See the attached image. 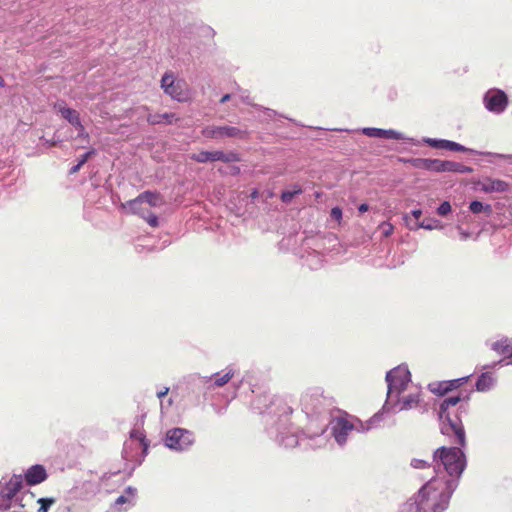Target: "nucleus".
I'll list each match as a JSON object with an SVG mask.
<instances>
[{
    "label": "nucleus",
    "instance_id": "f257e3e1",
    "mask_svg": "<svg viewBox=\"0 0 512 512\" xmlns=\"http://www.w3.org/2000/svg\"><path fill=\"white\" fill-rule=\"evenodd\" d=\"M461 398L451 396L444 399L439 407L441 433L459 447H439L433 453L432 467L435 476L424 485H431V492L439 494L443 499H450L459 485L467 461L462 447L466 445V434L460 413H466V406L456 407Z\"/></svg>",
    "mask_w": 512,
    "mask_h": 512
},
{
    "label": "nucleus",
    "instance_id": "f03ea898",
    "mask_svg": "<svg viewBox=\"0 0 512 512\" xmlns=\"http://www.w3.org/2000/svg\"><path fill=\"white\" fill-rule=\"evenodd\" d=\"M254 408L266 415L267 433L280 446L294 448L304 444L306 447L318 448L327 441L324 430L314 435H299L298 428L289 419L292 408L281 398L260 396L254 401Z\"/></svg>",
    "mask_w": 512,
    "mask_h": 512
},
{
    "label": "nucleus",
    "instance_id": "7ed1b4c3",
    "mask_svg": "<svg viewBox=\"0 0 512 512\" xmlns=\"http://www.w3.org/2000/svg\"><path fill=\"white\" fill-rule=\"evenodd\" d=\"M22 489L21 475L14 474L8 481H0V512H26L25 499L33 500V495Z\"/></svg>",
    "mask_w": 512,
    "mask_h": 512
},
{
    "label": "nucleus",
    "instance_id": "20e7f679",
    "mask_svg": "<svg viewBox=\"0 0 512 512\" xmlns=\"http://www.w3.org/2000/svg\"><path fill=\"white\" fill-rule=\"evenodd\" d=\"M431 485H423L421 489L405 502L398 512H444L449 503L439 494L431 492Z\"/></svg>",
    "mask_w": 512,
    "mask_h": 512
},
{
    "label": "nucleus",
    "instance_id": "39448f33",
    "mask_svg": "<svg viewBox=\"0 0 512 512\" xmlns=\"http://www.w3.org/2000/svg\"><path fill=\"white\" fill-rule=\"evenodd\" d=\"M381 421L382 413H376L366 423L359 420L353 421L345 417H336L330 423L331 434L337 444L343 446L353 432H368L379 427Z\"/></svg>",
    "mask_w": 512,
    "mask_h": 512
},
{
    "label": "nucleus",
    "instance_id": "423d86ee",
    "mask_svg": "<svg viewBox=\"0 0 512 512\" xmlns=\"http://www.w3.org/2000/svg\"><path fill=\"white\" fill-rule=\"evenodd\" d=\"M386 382L388 387L387 399L380 412L382 415L389 411L390 404L395 396H400L407 390L414 388L411 382L410 371L405 365H399L387 372Z\"/></svg>",
    "mask_w": 512,
    "mask_h": 512
},
{
    "label": "nucleus",
    "instance_id": "0eeeda50",
    "mask_svg": "<svg viewBox=\"0 0 512 512\" xmlns=\"http://www.w3.org/2000/svg\"><path fill=\"white\" fill-rule=\"evenodd\" d=\"M165 445L167 448L182 452L188 450L194 443V435L184 428H172L166 432Z\"/></svg>",
    "mask_w": 512,
    "mask_h": 512
},
{
    "label": "nucleus",
    "instance_id": "6e6552de",
    "mask_svg": "<svg viewBox=\"0 0 512 512\" xmlns=\"http://www.w3.org/2000/svg\"><path fill=\"white\" fill-rule=\"evenodd\" d=\"M161 87L164 92L178 102L189 99L188 85L184 80H175L172 73H165L161 79Z\"/></svg>",
    "mask_w": 512,
    "mask_h": 512
},
{
    "label": "nucleus",
    "instance_id": "1a4fd4ad",
    "mask_svg": "<svg viewBox=\"0 0 512 512\" xmlns=\"http://www.w3.org/2000/svg\"><path fill=\"white\" fill-rule=\"evenodd\" d=\"M485 108L494 114L503 113L508 106V97L506 93L497 88L489 89L483 97Z\"/></svg>",
    "mask_w": 512,
    "mask_h": 512
},
{
    "label": "nucleus",
    "instance_id": "9d476101",
    "mask_svg": "<svg viewBox=\"0 0 512 512\" xmlns=\"http://www.w3.org/2000/svg\"><path fill=\"white\" fill-rule=\"evenodd\" d=\"M247 131L235 126H207L203 128L202 135L209 139L238 138L247 137Z\"/></svg>",
    "mask_w": 512,
    "mask_h": 512
},
{
    "label": "nucleus",
    "instance_id": "9b49d317",
    "mask_svg": "<svg viewBox=\"0 0 512 512\" xmlns=\"http://www.w3.org/2000/svg\"><path fill=\"white\" fill-rule=\"evenodd\" d=\"M407 391V394L403 393L400 396L394 397L388 412L397 413L400 411L410 410L419 404L420 390L417 387H414Z\"/></svg>",
    "mask_w": 512,
    "mask_h": 512
},
{
    "label": "nucleus",
    "instance_id": "f8f14e48",
    "mask_svg": "<svg viewBox=\"0 0 512 512\" xmlns=\"http://www.w3.org/2000/svg\"><path fill=\"white\" fill-rule=\"evenodd\" d=\"M137 490L133 487H127L125 492L120 495L107 512H123L134 506Z\"/></svg>",
    "mask_w": 512,
    "mask_h": 512
},
{
    "label": "nucleus",
    "instance_id": "ddd939ff",
    "mask_svg": "<svg viewBox=\"0 0 512 512\" xmlns=\"http://www.w3.org/2000/svg\"><path fill=\"white\" fill-rule=\"evenodd\" d=\"M361 132L364 135H366L368 137H373V138L412 141L411 138H408L403 133L393 130V129L365 127V128H362Z\"/></svg>",
    "mask_w": 512,
    "mask_h": 512
},
{
    "label": "nucleus",
    "instance_id": "4468645a",
    "mask_svg": "<svg viewBox=\"0 0 512 512\" xmlns=\"http://www.w3.org/2000/svg\"><path fill=\"white\" fill-rule=\"evenodd\" d=\"M133 204V200H130L128 202H126V204H124V208L125 209H128L132 214H137L139 216H141L143 219H145L147 221V223L151 226V227H157L158 226V217L151 213L150 210L148 209V207L143 203V202H140L139 204L137 205H132Z\"/></svg>",
    "mask_w": 512,
    "mask_h": 512
},
{
    "label": "nucleus",
    "instance_id": "2eb2a0df",
    "mask_svg": "<svg viewBox=\"0 0 512 512\" xmlns=\"http://www.w3.org/2000/svg\"><path fill=\"white\" fill-rule=\"evenodd\" d=\"M423 141L429 146L437 149H448L450 151L455 152H473L476 153L472 149H468L465 146L456 143L454 141L445 140V139H434V138H424Z\"/></svg>",
    "mask_w": 512,
    "mask_h": 512
},
{
    "label": "nucleus",
    "instance_id": "dca6fc26",
    "mask_svg": "<svg viewBox=\"0 0 512 512\" xmlns=\"http://www.w3.org/2000/svg\"><path fill=\"white\" fill-rule=\"evenodd\" d=\"M24 478L28 485H37L47 479V472L43 465H32L25 471Z\"/></svg>",
    "mask_w": 512,
    "mask_h": 512
},
{
    "label": "nucleus",
    "instance_id": "f3484780",
    "mask_svg": "<svg viewBox=\"0 0 512 512\" xmlns=\"http://www.w3.org/2000/svg\"><path fill=\"white\" fill-rule=\"evenodd\" d=\"M66 122L74 128V132L71 133L70 137H74V134L75 137H83L85 135V129L77 111L66 108Z\"/></svg>",
    "mask_w": 512,
    "mask_h": 512
},
{
    "label": "nucleus",
    "instance_id": "a211bd4d",
    "mask_svg": "<svg viewBox=\"0 0 512 512\" xmlns=\"http://www.w3.org/2000/svg\"><path fill=\"white\" fill-rule=\"evenodd\" d=\"M140 202H143L148 208L149 207H159L163 204V199L159 193L145 191L141 193L138 197L133 199L132 205H137Z\"/></svg>",
    "mask_w": 512,
    "mask_h": 512
},
{
    "label": "nucleus",
    "instance_id": "6ab92c4d",
    "mask_svg": "<svg viewBox=\"0 0 512 512\" xmlns=\"http://www.w3.org/2000/svg\"><path fill=\"white\" fill-rule=\"evenodd\" d=\"M404 219H405L407 226L410 230H417L420 228H423L426 230H435V229L443 228V224L437 219H425L421 222H414V223H412L410 221V218L408 215H405Z\"/></svg>",
    "mask_w": 512,
    "mask_h": 512
},
{
    "label": "nucleus",
    "instance_id": "aec40b11",
    "mask_svg": "<svg viewBox=\"0 0 512 512\" xmlns=\"http://www.w3.org/2000/svg\"><path fill=\"white\" fill-rule=\"evenodd\" d=\"M467 377H462L460 379L452 380L449 382H439L435 384H430V390L439 395H444L448 391L457 388L463 381H466Z\"/></svg>",
    "mask_w": 512,
    "mask_h": 512
},
{
    "label": "nucleus",
    "instance_id": "412c9836",
    "mask_svg": "<svg viewBox=\"0 0 512 512\" xmlns=\"http://www.w3.org/2000/svg\"><path fill=\"white\" fill-rule=\"evenodd\" d=\"M490 348L500 355L508 358L512 357V338L502 337L501 339L491 343Z\"/></svg>",
    "mask_w": 512,
    "mask_h": 512
},
{
    "label": "nucleus",
    "instance_id": "4be33fe9",
    "mask_svg": "<svg viewBox=\"0 0 512 512\" xmlns=\"http://www.w3.org/2000/svg\"><path fill=\"white\" fill-rule=\"evenodd\" d=\"M495 385V378L488 372L482 373L476 382V389L480 392L491 390Z\"/></svg>",
    "mask_w": 512,
    "mask_h": 512
},
{
    "label": "nucleus",
    "instance_id": "5701e85b",
    "mask_svg": "<svg viewBox=\"0 0 512 512\" xmlns=\"http://www.w3.org/2000/svg\"><path fill=\"white\" fill-rule=\"evenodd\" d=\"M221 151H200L199 153L193 154L192 159L199 163L219 161Z\"/></svg>",
    "mask_w": 512,
    "mask_h": 512
},
{
    "label": "nucleus",
    "instance_id": "b1692460",
    "mask_svg": "<svg viewBox=\"0 0 512 512\" xmlns=\"http://www.w3.org/2000/svg\"><path fill=\"white\" fill-rule=\"evenodd\" d=\"M174 120H176L174 113H155V114H149L147 116V121L150 124H161V123H167L171 124Z\"/></svg>",
    "mask_w": 512,
    "mask_h": 512
},
{
    "label": "nucleus",
    "instance_id": "393cba45",
    "mask_svg": "<svg viewBox=\"0 0 512 512\" xmlns=\"http://www.w3.org/2000/svg\"><path fill=\"white\" fill-rule=\"evenodd\" d=\"M444 172L467 174L472 172V168L459 162L445 160Z\"/></svg>",
    "mask_w": 512,
    "mask_h": 512
},
{
    "label": "nucleus",
    "instance_id": "a878e982",
    "mask_svg": "<svg viewBox=\"0 0 512 512\" xmlns=\"http://www.w3.org/2000/svg\"><path fill=\"white\" fill-rule=\"evenodd\" d=\"M233 375L234 372L232 369H227L223 374L216 373L213 375V385L216 387H222L229 382Z\"/></svg>",
    "mask_w": 512,
    "mask_h": 512
},
{
    "label": "nucleus",
    "instance_id": "bb28decb",
    "mask_svg": "<svg viewBox=\"0 0 512 512\" xmlns=\"http://www.w3.org/2000/svg\"><path fill=\"white\" fill-rule=\"evenodd\" d=\"M302 193V188L299 185H294L290 189H286L281 193V200L284 203H289L292 199Z\"/></svg>",
    "mask_w": 512,
    "mask_h": 512
},
{
    "label": "nucleus",
    "instance_id": "cd10ccee",
    "mask_svg": "<svg viewBox=\"0 0 512 512\" xmlns=\"http://www.w3.org/2000/svg\"><path fill=\"white\" fill-rule=\"evenodd\" d=\"M508 188V184L502 180H490L489 183L485 186L486 191H497L504 192Z\"/></svg>",
    "mask_w": 512,
    "mask_h": 512
},
{
    "label": "nucleus",
    "instance_id": "c85d7f7f",
    "mask_svg": "<svg viewBox=\"0 0 512 512\" xmlns=\"http://www.w3.org/2000/svg\"><path fill=\"white\" fill-rule=\"evenodd\" d=\"M130 438L132 440H137L139 443L137 444L139 448H142L143 452L146 453L148 445L145 443V436L142 431L134 429L130 433Z\"/></svg>",
    "mask_w": 512,
    "mask_h": 512
},
{
    "label": "nucleus",
    "instance_id": "c756f323",
    "mask_svg": "<svg viewBox=\"0 0 512 512\" xmlns=\"http://www.w3.org/2000/svg\"><path fill=\"white\" fill-rule=\"evenodd\" d=\"M469 209L472 213L475 214L481 213L483 211L487 213L491 212V206L489 204L484 205L482 202L478 200L472 201L469 205Z\"/></svg>",
    "mask_w": 512,
    "mask_h": 512
},
{
    "label": "nucleus",
    "instance_id": "7c9ffc66",
    "mask_svg": "<svg viewBox=\"0 0 512 512\" xmlns=\"http://www.w3.org/2000/svg\"><path fill=\"white\" fill-rule=\"evenodd\" d=\"M429 161L427 158H411L406 160V162L410 163L414 168L429 170Z\"/></svg>",
    "mask_w": 512,
    "mask_h": 512
},
{
    "label": "nucleus",
    "instance_id": "2f4dec72",
    "mask_svg": "<svg viewBox=\"0 0 512 512\" xmlns=\"http://www.w3.org/2000/svg\"><path fill=\"white\" fill-rule=\"evenodd\" d=\"M445 160L440 159H430L429 161V170L432 172H444Z\"/></svg>",
    "mask_w": 512,
    "mask_h": 512
},
{
    "label": "nucleus",
    "instance_id": "473e14b6",
    "mask_svg": "<svg viewBox=\"0 0 512 512\" xmlns=\"http://www.w3.org/2000/svg\"><path fill=\"white\" fill-rule=\"evenodd\" d=\"M219 161H223L226 163L238 162V161H240V157L235 152L224 153L221 151V156H219Z\"/></svg>",
    "mask_w": 512,
    "mask_h": 512
},
{
    "label": "nucleus",
    "instance_id": "72a5a7b5",
    "mask_svg": "<svg viewBox=\"0 0 512 512\" xmlns=\"http://www.w3.org/2000/svg\"><path fill=\"white\" fill-rule=\"evenodd\" d=\"M93 153H94V151H93V150H91V151H87L86 153H84V154L81 156V158H80V160L78 161V163H77L76 165H74V166H72V167H71V169H70V171H69V172H70V174H74V173H76V172L81 168V166H82V165H83V164L88 160V158H89Z\"/></svg>",
    "mask_w": 512,
    "mask_h": 512
},
{
    "label": "nucleus",
    "instance_id": "f704fd0d",
    "mask_svg": "<svg viewBox=\"0 0 512 512\" xmlns=\"http://www.w3.org/2000/svg\"><path fill=\"white\" fill-rule=\"evenodd\" d=\"M37 502L40 504L38 512H48L49 508L54 504L55 500L53 498H39Z\"/></svg>",
    "mask_w": 512,
    "mask_h": 512
},
{
    "label": "nucleus",
    "instance_id": "c9c22d12",
    "mask_svg": "<svg viewBox=\"0 0 512 512\" xmlns=\"http://www.w3.org/2000/svg\"><path fill=\"white\" fill-rule=\"evenodd\" d=\"M240 103H245L247 105H253L251 98L245 92L241 93L238 96L233 97V106L238 107Z\"/></svg>",
    "mask_w": 512,
    "mask_h": 512
},
{
    "label": "nucleus",
    "instance_id": "e433bc0d",
    "mask_svg": "<svg viewBox=\"0 0 512 512\" xmlns=\"http://www.w3.org/2000/svg\"><path fill=\"white\" fill-rule=\"evenodd\" d=\"M379 229L384 237H389L393 233L394 227L389 222H382Z\"/></svg>",
    "mask_w": 512,
    "mask_h": 512
},
{
    "label": "nucleus",
    "instance_id": "4c0bfd02",
    "mask_svg": "<svg viewBox=\"0 0 512 512\" xmlns=\"http://www.w3.org/2000/svg\"><path fill=\"white\" fill-rule=\"evenodd\" d=\"M410 465L415 469H425V468L430 467V464L428 461L423 460V459H417V458L412 459Z\"/></svg>",
    "mask_w": 512,
    "mask_h": 512
},
{
    "label": "nucleus",
    "instance_id": "58836bf2",
    "mask_svg": "<svg viewBox=\"0 0 512 512\" xmlns=\"http://www.w3.org/2000/svg\"><path fill=\"white\" fill-rule=\"evenodd\" d=\"M451 212V204L448 201H444L437 208V213L440 216H446Z\"/></svg>",
    "mask_w": 512,
    "mask_h": 512
},
{
    "label": "nucleus",
    "instance_id": "ea45409f",
    "mask_svg": "<svg viewBox=\"0 0 512 512\" xmlns=\"http://www.w3.org/2000/svg\"><path fill=\"white\" fill-rule=\"evenodd\" d=\"M330 218L331 220H334L340 224L342 220V209L340 207L332 208L330 212Z\"/></svg>",
    "mask_w": 512,
    "mask_h": 512
},
{
    "label": "nucleus",
    "instance_id": "a19ab883",
    "mask_svg": "<svg viewBox=\"0 0 512 512\" xmlns=\"http://www.w3.org/2000/svg\"><path fill=\"white\" fill-rule=\"evenodd\" d=\"M132 444L133 443H125L124 444V448H123V457L126 459V460H131V456L129 454V450H132Z\"/></svg>",
    "mask_w": 512,
    "mask_h": 512
},
{
    "label": "nucleus",
    "instance_id": "79ce46f5",
    "mask_svg": "<svg viewBox=\"0 0 512 512\" xmlns=\"http://www.w3.org/2000/svg\"><path fill=\"white\" fill-rule=\"evenodd\" d=\"M457 230L462 241H466L471 236L470 232L463 230L460 226H457Z\"/></svg>",
    "mask_w": 512,
    "mask_h": 512
},
{
    "label": "nucleus",
    "instance_id": "37998d69",
    "mask_svg": "<svg viewBox=\"0 0 512 512\" xmlns=\"http://www.w3.org/2000/svg\"><path fill=\"white\" fill-rule=\"evenodd\" d=\"M497 365H500V366H505V365H512V361H507L506 359H501L499 360L498 362H495L493 364V367L497 366Z\"/></svg>",
    "mask_w": 512,
    "mask_h": 512
},
{
    "label": "nucleus",
    "instance_id": "c03bdc74",
    "mask_svg": "<svg viewBox=\"0 0 512 512\" xmlns=\"http://www.w3.org/2000/svg\"><path fill=\"white\" fill-rule=\"evenodd\" d=\"M411 215L415 218V222H419L418 219L422 215V211L420 209H415L411 212Z\"/></svg>",
    "mask_w": 512,
    "mask_h": 512
},
{
    "label": "nucleus",
    "instance_id": "a18cd8bd",
    "mask_svg": "<svg viewBox=\"0 0 512 512\" xmlns=\"http://www.w3.org/2000/svg\"><path fill=\"white\" fill-rule=\"evenodd\" d=\"M168 392H169V388L168 387H164L162 390L157 392V397L161 399L164 396H166Z\"/></svg>",
    "mask_w": 512,
    "mask_h": 512
},
{
    "label": "nucleus",
    "instance_id": "49530a36",
    "mask_svg": "<svg viewBox=\"0 0 512 512\" xmlns=\"http://www.w3.org/2000/svg\"><path fill=\"white\" fill-rule=\"evenodd\" d=\"M368 209H369V206H368V204H366V203H362V204H360V205L358 206V211H359L360 213L367 212V211H368Z\"/></svg>",
    "mask_w": 512,
    "mask_h": 512
},
{
    "label": "nucleus",
    "instance_id": "de8ad7c7",
    "mask_svg": "<svg viewBox=\"0 0 512 512\" xmlns=\"http://www.w3.org/2000/svg\"><path fill=\"white\" fill-rule=\"evenodd\" d=\"M233 99L232 95L231 94H225L222 96L221 100H220V103H225L229 100Z\"/></svg>",
    "mask_w": 512,
    "mask_h": 512
},
{
    "label": "nucleus",
    "instance_id": "09e8293b",
    "mask_svg": "<svg viewBox=\"0 0 512 512\" xmlns=\"http://www.w3.org/2000/svg\"><path fill=\"white\" fill-rule=\"evenodd\" d=\"M265 111H266L268 117H271L272 115L276 114L275 111L270 110V109H265Z\"/></svg>",
    "mask_w": 512,
    "mask_h": 512
},
{
    "label": "nucleus",
    "instance_id": "8fccbe9b",
    "mask_svg": "<svg viewBox=\"0 0 512 512\" xmlns=\"http://www.w3.org/2000/svg\"><path fill=\"white\" fill-rule=\"evenodd\" d=\"M498 157L500 158H512V155H503V154H499L497 155Z\"/></svg>",
    "mask_w": 512,
    "mask_h": 512
},
{
    "label": "nucleus",
    "instance_id": "3c124183",
    "mask_svg": "<svg viewBox=\"0 0 512 512\" xmlns=\"http://www.w3.org/2000/svg\"><path fill=\"white\" fill-rule=\"evenodd\" d=\"M0 86H3V78L0 76Z\"/></svg>",
    "mask_w": 512,
    "mask_h": 512
},
{
    "label": "nucleus",
    "instance_id": "603ef678",
    "mask_svg": "<svg viewBox=\"0 0 512 512\" xmlns=\"http://www.w3.org/2000/svg\"><path fill=\"white\" fill-rule=\"evenodd\" d=\"M58 111L61 112L62 114H64V109L63 108H59Z\"/></svg>",
    "mask_w": 512,
    "mask_h": 512
}]
</instances>
